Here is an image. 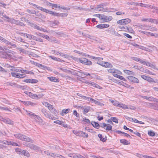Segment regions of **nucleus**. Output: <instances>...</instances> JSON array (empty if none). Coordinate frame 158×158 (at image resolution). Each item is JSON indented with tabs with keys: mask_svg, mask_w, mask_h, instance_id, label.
<instances>
[{
	"mask_svg": "<svg viewBox=\"0 0 158 158\" xmlns=\"http://www.w3.org/2000/svg\"><path fill=\"white\" fill-rule=\"evenodd\" d=\"M14 135L16 138L23 141L30 142L31 143L34 142V141L30 138L22 134H16Z\"/></svg>",
	"mask_w": 158,
	"mask_h": 158,
	"instance_id": "nucleus-1",
	"label": "nucleus"
},
{
	"mask_svg": "<svg viewBox=\"0 0 158 158\" xmlns=\"http://www.w3.org/2000/svg\"><path fill=\"white\" fill-rule=\"evenodd\" d=\"M79 61L81 63L87 65H91L92 64V62L87 59L81 58L79 59Z\"/></svg>",
	"mask_w": 158,
	"mask_h": 158,
	"instance_id": "nucleus-2",
	"label": "nucleus"
},
{
	"mask_svg": "<svg viewBox=\"0 0 158 158\" xmlns=\"http://www.w3.org/2000/svg\"><path fill=\"white\" fill-rule=\"evenodd\" d=\"M11 74L13 77L19 78H23L25 77V74H21L15 72H11Z\"/></svg>",
	"mask_w": 158,
	"mask_h": 158,
	"instance_id": "nucleus-3",
	"label": "nucleus"
},
{
	"mask_svg": "<svg viewBox=\"0 0 158 158\" xmlns=\"http://www.w3.org/2000/svg\"><path fill=\"white\" fill-rule=\"evenodd\" d=\"M127 78L131 82L136 83H139V81L138 78L134 77L129 76L127 77Z\"/></svg>",
	"mask_w": 158,
	"mask_h": 158,
	"instance_id": "nucleus-4",
	"label": "nucleus"
},
{
	"mask_svg": "<svg viewBox=\"0 0 158 158\" xmlns=\"http://www.w3.org/2000/svg\"><path fill=\"white\" fill-rule=\"evenodd\" d=\"M27 144L28 145L27 146L32 149H33L34 150H39V147L36 145L29 143H28Z\"/></svg>",
	"mask_w": 158,
	"mask_h": 158,
	"instance_id": "nucleus-5",
	"label": "nucleus"
},
{
	"mask_svg": "<svg viewBox=\"0 0 158 158\" xmlns=\"http://www.w3.org/2000/svg\"><path fill=\"white\" fill-rule=\"evenodd\" d=\"M85 83L87 84H88L89 85H91L92 86H93L94 87L97 88L98 89H100L101 87L100 86L98 85V84L95 83L93 82H92L91 81L89 82L87 81L85 82Z\"/></svg>",
	"mask_w": 158,
	"mask_h": 158,
	"instance_id": "nucleus-6",
	"label": "nucleus"
},
{
	"mask_svg": "<svg viewBox=\"0 0 158 158\" xmlns=\"http://www.w3.org/2000/svg\"><path fill=\"white\" fill-rule=\"evenodd\" d=\"M129 44H130L132 45H133L134 46H135L136 48H138L140 49L144 50H147V48L145 47H144L143 46H139L137 44H135V43H130V42L128 43Z\"/></svg>",
	"mask_w": 158,
	"mask_h": 158,
	"instance_id": "nucleus-7",
	"label": "nucleus"
},
{
	"mask_svg": "<svg viewBox=\"0 0 158 158\" xmlns=\"http://www.w3.org/2000/svg\"><path fill=\"white\" fill-rule=\"evenodd\" d=\"M43 11L47 13H48L52 15L53 16H56V13L55 12H53L52 11L49 10L45 8H44Z\"/></svg>",
	"mask_w": 158,
	"mask_h": 158,
	"instance_id": "nucleus-8",
	"label": "nucleus"
},
{
	"mask_svg": "<svg viewBox=\"0 0 158 158\" xmlns=\"http://www.w3.org/2000/svg\"><path fill=\"white\" fill-rule=\"evenodd\" d=\"M102 66L106 68H111L112 67V64L108 62L102 61Z\"/></svg>",
	"mask_w": 158,
	"mask_h": 158,
	"instance_id": "nucleus-9",
	"label": "nucleus"
},
{
	"mask_svg": "<svg viewBox=\"0 0 158 158\" xmlns=\"http://www.w3.org/2000/svg\"><path fill=\"white\" fill-rule=\"evenodd\" d=\"M109 26V24H99L96 26L97 28L99 29H102L107 28Z\"/></svg>",
	"mask_w": 158,
	"mask_h": 158,
	"instance_id": "nucleus-10",
	"label": "nucleus"
},
{
	"mask_svg": "<svg viewBox=\"0 0 158 158\" xmlns=\"http://www.w3.org/2000/svg\"><path fill=\"white\" fill-rule=\"evenodd\" d=\"M20 154L22 155L29 157L30 156V154L29 152L26 150H23L20 152Z\"/></svg>",
	"mask_w": 158,
	"mask_h": 158,
	"instance_id": "nucleus-11",
	"label": "nucleus"
},
{
	"mask_svg": "<svg viewBox=\"0 0 158 158\" xmlns=\"http://www.w3.org/2000/svg\"><path fill=\"white\" fill-rule=\"evenodd\" d=\"M139 5L142 7H146L148 8H151L153 7V6H152L151 5L143 4L141 3H139Z\"/></svg>",
	"mask_w": 158,
	"mask_h": 158,
	"instance_id": "nucleus-12",
	"label": "nucleus"
},
{
	"mask_svg": "<svg viewBox=\"0 0 158 158\" xmlns=\"http://www.w3.org/2000/svg\"><path fill=\"white\" fill-rule=\"evenodd\" d=\"M3 122L9 124H13L14 123L13 121L11 120L10 119L7 118H5L3 121Z\"/></svg>",
	"mask_w": 158,
	"mask_h": 158,
	"instance_id": "nucleus-13",
	"label": "nucleus"
},
{
	"mask_svg": "<svg viewBox=\"0 0 158 158\" xmlns=\"http://www.w3.org/2000/svg\"><path fill=\"white\" fill-rule=\"evenodd\" d=\"M69 72L72 74L73 75H75L80 77H82V75L78 74V73L76 71V70H74L72 69V71H69Z\"/></svg>",
	"mask_w": 158,
	"mask_h": 158,
	"instance_id": "nucleus-14",
	"label": "nucleus"
},
{
	"mask_svg": "<svg viewBox=\"0 0 158 158\" xmlns=\"http://www.w3.org/2000/svg\"><path fill=\"white\" fill-rule=\"evenodd\" d=\"M28 94L29 96L33 99H38V96L37 95L34 94L30 92H28Z\"/></svg>",
	"mask_w": 158,
	"mask_h": 158,
	"instance_id": "nucleus-15",
	"label": "nucleus"
},
{
	"mask_svg": "<svg viewBox=\"0 0 158 158\" xmlns=\"http://www.w3.org/2000/svg\"><path fill=\"white\" fill-rule=\"evenodd\" d=\"M120 141L121 143L125 145H129L130 143L129 142L127 141L126 139H120Z\"/></svg>",
	"mask_w": 158,
	"mask_h": 158,
	"instance_id": "nucleus-16",
	"label": "nucleus"
},
{
	"mask_svg": "<svg viewBox=\"0 0 158 158\" xmlns=\"http://www.w3.org/2000/svg\"><path fill=\"white\" fill-rule=\"evenodd\" d=\"M6 143L8 145H12L15 146H19V145L17 143L13 141H7V142Z\"/></svg>",
	"mask_w": 158,
	"mask_h": 158,
	"instance_id": "nucleus-17",
	"label": "nucleus"
},
{
	"mask_svg": "<svg viewBox=\"0 0 158 158\" xmlns=\"http://www.w3.org/2000/svg\"><path fill=\"white\" fill-rule=\"evenodd\" d=\"M91 124L94 127L97 129H98L100 127L99 124L94 121H92L91 123Z\"/></svg>",
	"mask_w": 158,
	"mask_h": 158,
	"instance_id": "nucleus-18",
	"label": "nucleus"
},
{
	"mask_svg": "<svg viewBox=\"0 0 158 158\" xmlns=\"http://www.w3.org/2000/svg\"><path fill=\"white\" fill-rule=\"evenodd\" d=\"M29 4L30 5H31L33 6H34L35 8H37L38 9L41 10V11H43V9H44V8H43L42 7H40V6L38 5H35V4H34L33 3H32L31 2H29Z\"/></svg>",
	"mask_w": 158,
	"mask_h": 158,
	"instance_id": "nucleus-19",
	"label": "nucleus"
},
{
	"mask_svg": "<svg viewBox=\"0 0 158 158\" xmlns=\"http://www.w3.org/2000/svg\"><path fill=\"white\" fill-rule=\"evenodd\" d=\"M46 113V114H45L44 115L46 117L50 119H52V120L53 119L54 117L53 115H51V114L48 113L47 112Z\"/></svg>",
	"mask_w": 158,
	"mask_h": 158,
	"instance_id": "nucleus-20",
	"label": "nucleus"
},
{
	"mask_svg": "<svg viewBox=\"0 0 158 158\" xmlns=\"http://www.w3.org/2000/svg\"><path fill=\"white\" fill-rule=\"evenodd\" d=\"M123 71L125 73L128 75L134 76L135 74V73L133 72H132L130 70H123Z\"/></svg>",
	"mask_w": 158,
	"mask_h": 158,
	"instance_id": "nucleus-21",
	"label": "nucleus"
},
{
	"mask_svg": "<svg viewBox=\"0 0 158 158\" xmlns=\"http://www.w3.org/2000/svg\"><path fill=\"white\" fill-rule=\"evenodd\" d=\"M24 36H26L27 38L29 39H35V37L31 35L28 34L27 33L24 34Z\"/></svg>",
	"mask_w": 158,
	"mask_h": 158,
	"instance_id": "nucleus-22",
	"label": "nucleus"
},
{
	"mask_svg": "<svg viewBox=\"0 0 158 158\" xmlns=\"http://www.w3.org/2000/svg\"><path fill=\"white\" fill-rule=\"evenodd\" d=\"M48 78L51 81L54 82H58V80L55 77H48Z\"/></svg>",
	"mask_w": 158,
	"mask_h": 158,
	"instance_id": "nucleus-23",
	"label": "nucleus"
},
{
	"mask_svg": "<svg viewBox=\"0 0 158 158\" xmlns=\"http://www.w3.org/2000/svg\"><path fill=\"white\" fill-rule=\"evenodd\" d=\"M113 18L110 16H106L104 22H108L112 20Z\"/></svg>",
	"mask_w": 158,
	"mask_h": 158,
	"instance_id": "nucleus-24",
	"label": "nucleus"
},
{
	"mask_svg": "<svg viewBox=\"0 0 158 158\" xmlns=\"http://www.w3.org/2000/svg\"><path fill=\"white\" fill-rule=\"evenodd\" d=\"M27 21L28 23V24L29 25H30L31 27H33L34 29H35V27L36 25V24H35L34 23L30 22V21L29 20L27 19Z\"/></svg>",
	"mask_w": 158,
	"mask_h": 158,
	"instance_id": "nucleus-25",
	"label": "nucleus"
},
{
	"mask_svg": "<svg viewBox=\"0 0 158 158\" xmlns=\"http://www.w3.org/2000/svg\"><path fill=\"white\" fill-rule=\"evenodd\" d=\"M98 136L100 140L103 142H105L107 139L106 136L105 138H104L103 137L102 135L101 134H99L98 135Z\"/></svg>",
	"mask_w": 158,
	"mask_h": 158,
	"instance_id": "nucleus-26",
	"label": "nucleus"
},
{
	"mask_svg": "<svg viewBox=\"0 0 158 158\" xmlns=\"http://www.w3.org/2000/svg\"><path fill=\"white\" fill-rule=\"evenodd\" d=\"M68 14L66 13H56V16L57 17H66L67 16Z\"/></svg>",
	"mask_w": 158,
	"mask_h": 158,
	"instance_id": "nucleus-27",
	"label": "nucleus"
},
{
	"mask_svg": "<svg viewBox=\"0 0 158 158\" xmlns=\"http://www.w3.org/2000/svg\"><path fill=\"white\" fill-rule=\"evenodd\" d=\"M123 24H127L131 21V20L129 19H123Z\"/></svg>",
	"mask_w": 158,
	"mask_h": 158,
	"instance_id": "nucleus-28",
	"label": "nucleus"
},
{
	"mask_svg": "<svg viewBox=\"0 0 158 158\" xmlns=\"http://www.w3.org/2000/svg\"><path fill=\"white\" fill-rule=\"evenodd\" d=\"M70 110V109H63L62 110L61 113V115H64V114H66L68 113L69 111Z\"/></svg>",
	"mask_w": 158,
	"mask_h": 158,
	"instance_id": "nucleus-29",
	"label": "nucleus"
},
{
	"mask_svg": "<svg viewBox=\"0 0 158 158\" xmlns=\"http://www.w3.org/2000/svg\"><path fill=\"white\" fill-rule=\"evenodd\" d=\"M3 42H4L5 44H8L10 45H11L12 46L14 47H16V45L15 44H13L11 42H9L8 40H3Z\"/></svg>",
	"mask_w": 158,
	"mask_h": 158,
	"instance_id": "nucleus-30",
	"label": "nucleus"
},
{
	"mask_svg": "<svg viewBox=\"0 0 158 158\" xmlns=\"http://www.w3.org/2000/svg\"><path fill=\"white\" fill-rule=\"evenodd\" d=\"M119 28L124 31H126L128 30V27L126 26H119Z\"/></svg>",
	"mask_w": 158,
	"mask_h": 158,
	"instance_id": "nucleus-31",
	"label": "nucleus"
},
{
	"mask_svg": "<svg viewBox=\"0 0 158 158\" xmlns=\"http://www.w3.org/2000/svg\"><path fill=\"white\" fill-rule=\"evenodd\" d=\"M38 35H39L40 36L43 38H44L46 39H47L49 38V36L46 35H44L43 34L40 33H38L37 34Z\"/></svg>",
	"mask_w": 158,
	"mask_h": 158,
	"instance_id": "nucleus-32",
	"label": "nucleus"
},
{
	"mask_svg": "<svg viewBox=\"0 0 158 158\" xmlns=\"http://www.w3.org/2000/svg\"><path fill=\"white\" fill-rule=\"evenodd\" d=\"M146 106L150 108H152L154 106V104L149 102L146 103Z\"/></svg>",
	"mask_w": 158,
	"mask_h": 158,
	"instance_id": "nucleus-33",
	"label": "nucleus"
},
{
	"mask_svg": "<svg viewBox=\"0 0 158 158\" xmlns=\"http://www.w3.org/2000/svg\"><path fill=\"white\" fill-rule=\"evenodd\" d=\"M76 71L77 72L79 73V74L78 73V74L82 75L81 77H84V75L85 74H84V73L82 72V70H80L79 69H77V70H76Z\"/></svg>",
	"mask_w": 158,
	"mask_h": 158,
	"instance_id": "nucleus-34",
	"label": "nucleus"
},
{
	"mask_svg": "<svg viewBox=\"0 0 158 158\" xmlns=\"http://www.w3.org/2000/svg\"><path fill=\"white\" fill-rule=\"evenodd\" d=\"M60 23L57 20H54V21L52 22L51 23V24L53 26H55L56 25H58Z\"/></svg>",
	"mask_w": 158,
	"mask_h": 158,
	"instance_id": "nucleus-35",
	"label": "nucleus"
},
{
	"mask_svg": "<svg viewBox=\"0 0 158 158\" xmlns=\"http://www.w3.org/2000/svg\"><path fill=\"white\" fill-rule=\"evenodd\" d=\"M8 85L11 86H14L15 87H17L18 84L15 82H9L8 83Z\"/></svg>",
	"mask_w": 158,
	"mask_h": 158,
	"instance_id": "nucleus-36",
	"label": "nucleus"
},
{
	"mask_svg": "<svg viewBox=\"0 0 158 158\" xmlns=\"http://www.w3.org/2000/svg\"><path fill=\"white\" fill-rule=\"evenodd\" d=\"M113 105L116 106H117L119 107H122L121 104H119V102L116 101H113Z\"/></svg>",
	"mask_w": 158,
	"mask_h": 158,
	"instance_id": "nucleus-37",
	"label": "nucleus"
},
{
	"mask_svg": "<svg viewBox=\"0 0 158 158\" xmlns=\"http://www.w3.org/2000/svg\"><path fill=\"white\" fill-rule=\"evenodd\" d=\"M33 64L35 65H36V66H37L39 67H40V68L41 67V69H42V68H44V65H43L42 64H40L36 63V62H35L34 61H33Z\"/></svg>",
	"mask_w": 158,
	"mask_h": 158,
	"instance_id": "nucleus-38",
	"label": "nucleus"
},
{
	"mask_svg": "<svg viewBox=\"0 0 158 158\" xmlns=\"http://www.w3.org/2000/svg\"><path fill=\"white\" fill-rule=\"evenodd\" d=\"M153 6V7L151 8L155 9V11H152V12L153 13H155L158 14V7L154 6Z\"/></svg>",
	"mask_w": 158,
	"mask_h": 158,
	"instance_id": "nucleus-39",
	"label": "nucleus"
},
{
	"mask_svg": "<svg viewBox=\"0 0 158 158\" xmlns=\"http://www.w3.org/2000/svg\"><path fill=\"white\" fill-rule=\"evenodd\" d=\"M17 49L19 50L21 53L23 54H26V51L24 49H23L21 48H17Z\"/></svg>",
	"mask_w": 158,
	"mask_h": 158,
	"instance_id": "nucleus-40",
	"label": "nucleus"
},
{
	"mask_svg": "<svg viewBox=\"0 0 158 158\" xmlns=\"http://www.w3.org/2000/svg\"><path fill=\"white\" fill-rule=\"evenodd\" d=\"M148 134L149 135L151 136H153L155 135V132L152 131H148Z\"/></svg>",
	"mask_w": 158,
	"mask_h": 158,
	"instance_id": "nucleus-41",
	"label": "nucleus"
},
{
	"mask_svg": "<svg viewBox=\"0 0 158 158\" xmlns=\"http://www.w3.org/2000/svg\"><path fill=\"white\" fill-rule=\"evenodd\" d=\"M146 80L150 82H154L155 83L156 82L155 81H154V80H153V78H151L150 77H148Z\"/></svg>",
	"mask_w": 158,
	"mask_h": 158,
	"instance_id": "nucleus-42",
	"label": "nucleus"
},
{
	"mask_svg": "<svg viewBox=\"0 0 158 158\" xmlns=\"http://www.w3.org/2000/svg\"><path fill=\"white\" fill-rule=\"evenodd\" d=\"M106 130H111L112 128V126L110 124H107L106 126Z\"/></svg>",
	"mask_w": 158,
	"mask_h": 158,
	"instance_id": "nucleus-43",
	"label": "nucleus"
},
{
	"mask_svg": "<svg viewBox=\"0 0 158 158\" xmlns=\"http://www.w3.org/2000/svg\"><path fill=\"white\" fill-rule=\"evenodd\" d=\"M81 136L86 138H87L88 137V135L87 133L82 131L81 132Z\"/></svg>",
	"mask_w": 158,
	"mask_h": 158,
	"instance_id": "nucleus-44",
	"label": "nucleus"
},
{
	"mask_svg": "<svg viewBox=\"0 0 158 158\" xmlns=\"http://www.w3.org/2000/svg\"><path fill=\"white\" fill-rule=\"evenodd\" d=\"M111 120L116 123H118V120L116 117H111L110 118Z\"/></svg>",
	"mask_w": 158,
	"mask_h": 158,
	"instance_id": "nucleus-45",
	"label": "nucleus"
},
{
	"mask_svg": "<svg viewBox=\"0 0 158 158\" xmlns=\"http://www.w3.org/2000/svg\"><path fill=\"white\" fill-rule=\"evenodd\" d=\"M83 121L85 122V123H87L88 124H89L90 123V121L89 119L84 118H83Z\"/></svg>",
	"mask_w": 158,
	"mask_h": 158,
	"instance_id": "nucleus-46",
	"label": "nucleus"
},
{
	"mask_svg": "<svg viewBox=\"0 0 158 158\" xmlns=\"http://www.w3.org/2000/svg\"><path fill=\"white\" fill-rule=\"evenodd\" d=\"M115 131H114L116 133H117L118 134H120L121 133V134H123V135H124V136H126V134L127 135V134L126 133H125L124 132L121 131H118V130H116Z\"/></svg>",
	"mask_w": 158,
	"mask_h": 158,
	"instance_id": "nucleus-47",
	"label": "nucleus"
},
{
	"mask_svg": "<svg viewBox=\"0 0 158 158\" xmlns=\"http://www.w3.org/2000/svg\"><path fill=\"white\" fill-rule=\"evenodd\" d=\"M63 57H64V58H68V57H70L71 58L73 59H75V58H76V59L77 58L74 57L72 56H69V55H68L67 54H64V55Z\"/></svg>",
	"mask_w": 158,
	"mask_h": 158,
	"instance_id": "nucleus-48",
	"label": "nucleus"
},
{
	"mask_svg": "<svg viewBox=\"0 0 158 158\" xmlns=\"http://www.w3.org/2000/svg\"><path fill=\"white\" fill-rule=\"evenodd\" d=\"M124 35L123 36L122 38H123V37H125V36H126L128 38L131 39L132 38V37L130 35H129L128 34H127L126 33H124L123 34Z\"/></svg>",
	"mask_w": 158,
	"mask_h": 158,
	"instance_id": "nucleus-49",
	"label": "nucleus"
},
{
	"mask_svg": "<svg viewBox=\"0 0 158 158\" xmlns=\"http://www.w3.org/2000/svg\"><path fill=\"white\" fill-rule=\"evenodd\" d=\"M89 110V108L88 107L85 108L84 110V114H86L88 113Z\"/></svg>",
	"mask_w": 158,
	"mask_h": 158,
	"instance_id": "nucleus-50",
	"label": "nucleus"
},
{
	"mask_svg": "<svg viewBox=\"0 0 158 158\" xmlns=\"http://www.w3.org/2000/svg\"><path fill=\"white\" fill-rule=\"evenodd\" d=\"M131 59L135 61H136L139 62V58L136 57H131Z\"/></svg>",
	"mask_w": 158,
	"mask_h": 158,
	"instance_id": "nucleus-51",
	"label": "nucleus"
},
{
	"mask_svg": "<svg viewBox=\"0 0 158 158\" xmlns=\"http://www.w3.org/2000/svg\"><path fill=\"white\" fill-rule=\"evenodd\" d=\"M54 123H56L58 124L61 125L63 123V121L60 120H56L54 122Z\"/></svg>",
	"mask_w": 158,
	"mask_h": 158,
	"instance_id": "nucleus-52",
	"label": "nucleus"
},
{
	"mask_svg": "<svg viewBox=\"0 0 158 158\" xmlns=\"http://www.w3.org/2000/svg\"><path fill=\"white\" fill-rule=\"evenodd\" d=\"M42 69H44V70L47 69L49 71H52V70L50 68L48 67L45 66H44V68H42Z\"/></svg>",
	"mask_w": 158,
	"mask_h": 158,
	"instance_id": "nucleus-53",
	"label": "nucleus"
},
{
	"mask_svg": "<svg viewBox=\"0 0 158 158\" xmlns=\"http://www.w3.org/2000/svg\"><path fill=\"white\" fill-rule=\"evenodd\" d=\"M73 114L74 115L76 116L77 117H79V114L77 113V111L76 110H74L73 111Z\"/></svg>",
	"mask_w": 158,
	"mask_h": 158,
	"instance_id": "nucleus-54",
	"label": "nucleus"
},
{
	"mask_svg": "<svg viewBox=\"0 0 158 158\" xmlns=\"http://www.w3.org/2000/svg\"><path fill=\"white\" fill-rule=\"evenodd\" d=\"M23 103L25 105L28 106L31 104V102L29 101H22Z\"/></svg>",
	"mask_w": 158,
	"mask_h": 158,
	"instance_id": "nucleus-55",
	"label": "nucleus"
},
{
	"mask_svg": "<svg viewBox=\"0 0 158 158\" xmlns=\"http://www.w3.org/2000/svg\"><path fill=\"white\" fill-rule=\"evenodd\" d=\"M34 14L35 15L38 17H40V16L41 15V14L39 13L38 11H35Z\"/></svg>",
	"mask_w": 158,
	"mask_h": 158,
	"instance_id": "nucleus-56",
	"label": "nucleus"
},
{
	"mask_svg": "<svg viewBox=\"0 0 158 158\" xmlns=\"http://www.w3.org/2000/svg\"><path fill=\"white\" fill-rule=\"evenodd\" d=\"M0 109L1 110H8L9 111L11 112V111L10 110H9L8 108L6 107H1L0 106Z\"/></svg>",
	"mask_w": 158,
	"mask_h": 158,
	"instance_id": "nucleus-57",
	"label": "nucleus"
},
{
	"mask_svg": "<svg viewBox=\"0 0 158 158\" xmlns=\"http://www.w3.org/2000/svg\"><path fill=\"white\" fill-rule=\"evenodd\" d=\"M145 27L144 28V29L147 30H150L151 31L152 27L149 26H145Z\"/></svg>",
	"mask_w": 158,
	"mask_h": 158,
	"instance_id": "nucleus-58",
	"label": "nucleus"
},
{
	"mask_svg": "<svg viewBox=\"0 0 158 158\" xmlns=\"http://www.w3.org/2000/svg\"><path fill=\"white\" fill-rule=\"evenodd\" d=\"M100 18V20H102L103 22H104L106 15H102Z\"/></svg>",
	"mask_w": 158,
	"mask_h": 158,
	"instance_id": "nucleus-59",
	"label": "nucleus"
},
{
	"mask_svg": "<svg viewBox=\"0 0 158 158\" xmlns=\"http://www.w3.org/2000/svg\"><path fill=\"white\" fill-rule=\"evenodd\" d=\"M149 21L153 23H157L158 22L157 20L156 19H149Z\"/></svg>",
	"mask_w": 158,
	"mask_h": 158,
	"instance_id": "nucleus-60",
	"label": "nucleus"
},
{
	"mask_svg": "<svg viewBox=\"0 0 158 158\" xmlns=\"http://www.w3.org/2000/svg\"><path fill=\"white\" fill-rule=\"evenodd\" d=\"M83 98L90 101H91V98H90V97H86L85 96H84V97H83Z\"/></svg>",
	"mask_w": 158,
	"mask_h": 158,
	"instance_id": "nucleus-61",
	"label": "nucleus"
},
{
	"mask_svg": "<svg viewBox=\"0 0 158 158\" xmlns=\"http://www.w3.org/2000/svg\"><path fill=\"white\" fill-rule=\"evenodd\" d=\"M48 108L51 112L54 109L53 106L51 104L49 106Z\"/></svg>",
	"mask_w": 158,
	"mask_h": 158,
	"instance_id": "nucleus-62",
	"label": "nucleus"
},
{
	"mask_svg": "<svg viewBox=\"0 0 158 158\" xmlns=\"http://www.w3.org/2000/svg\"><path fill=\"white\" fill-rule=\"evenodd\" d=\"M136 67H137V69L142 72L144 71V68L142 67L139 66L138 67V66H137Z\"/></svg>",
	"mask_w": 158,
	"mask_h": 158,
	"instance_id": "nucleus-63",
	"label": "nucleus"
},
{
	"mask_svg": "<svg viewBox=\"0 0 158 158\" xmlns=\"http://www.w3.org/2000/svg\"><path fill=\"white\" fill-rule=\"evenodd\" d=\"M51 112L52 113L54 114L55 115H56L58 113L57 110L55 109H54L53 110H52Z\"/></svg>",
	"mask_w": 158,
	"mask_h": 158,
	"instance_id": "nucleus-64",
	"label": "nucleus"
}]
</instances>
